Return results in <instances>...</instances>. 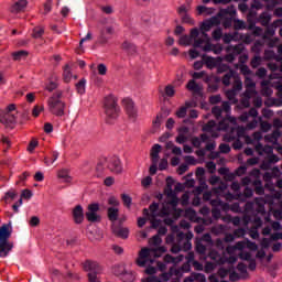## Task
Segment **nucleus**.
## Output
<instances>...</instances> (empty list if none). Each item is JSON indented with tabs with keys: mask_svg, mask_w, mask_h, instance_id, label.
<instances>
[{
	"mask_svg": "<svg viewBox=\"0 0 282 282\" xmlns=\"http://www.w3.org/2000/svg\"><path fill=\"white\" fill-rule=\"evenodd\" d=\"M200 47L203 48V52H214V54L224 52V47L221 45H213L210 40L205 41Z\"/></svg>",
	"mask_w": 282,
	"mask_h": 282,
	"instance_id": "bb28decb",
	"label": "nucleus"
},
{
	"mask_svg": "<svg viewBox=\"0 0 282 282\" xmlns=\"http://www.w3.org/2000/svg\"><path fill=\"white\" fill-rule=\"evenodd\" d=\"M231 80H234L232 88L226 91V96L231 105H237L239 102L237 94L243 89V83L241 82V77H239L235 70H229L225 74L223 77V85L229 87Z\"/></svg>",
	"mask_w": 282,
	"mask_h": 282,
	"instance_id": "20e7f679",
	"label": "nucleus"
},
{
	"mask_svg": "<svg viewBox=\"0 0 282 282\" xmlns=\"http://www.w3.org/2000/svg\"><path fill=\"white\" fill-rule=\"evenodd\" d=\"M223 221H231L234 226H241V218L239 216L236 217H223Z\"/></svg>",
	"mask_w": 282,
	"mask_h": 282,
	"instance_id": "4d7b16f0",
	"label": "nucleus"
},
{
	"mask_svg": "<svg viewBox=\"0 0 282 282\" xmlns=\"http://www.w3.org/2000/svg\"><path fill=\"white\" fill-rule=\"evenodd\" d=\"M13 61H22L28 57V51H17L12 53Z\"/></svg>",
	"mask_w": 282,
	"mask_h": 282,
	"instance_id": "3c124183",
	"label": "nucleus"
},
{
	"mask_svg": "<svg viewBox=\"0 0 282 282\" xmlns=\"http://www.w3.org/2000/svg\"><path fill=\"white\" fill-rule=\"evenodd\" d=\"M162 151V145L160 144H154L151 149V160L154 162V164H158L160 161V152Z\"/></svg>",
	"mask_w": 282,
	"mask_h": 282,
	"instance_id": "473e14b6",
	"label": "nucleus"
},
{
	"mask_svg": "<svg viewBox=\"0 0 282 282\" xmlns=\"http://www.w3.org/2000/svg\"><path fill=\"white\" fill-rule=\"evenodd\" d=\"M227 52H231V53L225 55L224 57H221V59L226 61L227 63H232L235 61V57L239 56V54H241V52H243V45L238 44L236 46H229L227 48Z\"/></svg>",
	"mask_w": 282,
	"mask_h": 282,
	"instance_id": "aec40b11",
	"label": "nucleus"
},
{
	"mask_svg": "<svg viewBox=\"0 0 282 282\" xmlns=\"http://www.w3.org/2000/svg\"><path fill=\"white\" fill-rule=\"evenodd\" d=\"M246 248L248 250H246ZM259 250V245L251 241L250 239H245L236 242L232 246H227L226 252L227 254H235L237 251L239 252L237 257L241 259V261H248L249 262V270L254 271L257 270V261L254 258H252V252H257Z\"/></svg>",
	"mask_w": 282,
	"mask_h": 282,
	"instance_id": "f03ea898",
	"label": "nucleus"
},
{
	"mask_svg": "<svg viewBox=\"0 0 282 282\" xmlns=\"http://www.w3.org/2000/svg\"><path fill=\"white\" fill-rule=\"evenodd\" d=\"M248 235L249 237H251V239H259L260 235H259V228L257 227H251L248 230Z\"/></svg>",
	"mask_w": 282,
	"mask_h": 282,
	"instance_id": "680f3d73",
	"label": "nucleus"
},
{
	"mask_svg": "<svg viewBox=\"0 0 282 282\" xmlns=\"http://www.w3.org/2000/svg\"><path fill=\"white\" fill-rule=\"evenodd\" d=\"M14 197H17V192H14L13 189H10L9 192H7L3 196V200L6 202V204H8L9 199H14Z\"/></svg>",
	"mask_w": 282,
	"mask_h": 282,
	"instance_id": "338daca9",
	"label": "nucleus"
},
{
	"mask_svg": "<svg viewBox=\"0 0 282 282\" xmlns=\"http://www.w3.org/2000/svg\"><path fill=\"white\" fill-rule=\"evenodd\" d=\"M215 25H219V18L217 17H213L202 23L198 39L193 44L194 47H202L204 42L210 40L206 32H210V29L215 28Z\"/></svg>",
	"mask_w": 282,
	"mask_h": 282,
	"instance_id": "6e6552de",
	"label": "nucleus"
},
{
	"mask_svg": "<svg viewBox=\"0 0 282 282\" xmlns=\"http://www.w3.org/2000/svg\"><path fill=\"white\" fill-rule=\"evenodd\" d=\"M212 36L214 41H221V36H224V31L221 30V28H218L213 31Z\"/></svg>",
	"mask_w": 282,
	"mask_h": 282,
	"instance_id": "13d9d810",
	"label": "nucleus"
},
{
	"mask_svg": "<svg viewBox=\"0 0 282 282\" xmlns=\"http://www.w3.org/2000/svg\"><path fill=\"white\" fill-rule=\"evenodd\" d=\"M262 61H263V59L261 58V56H259V55L254 56V57L251 59V67H252L253 69H257V67H259V65H261Z\"/></svg>",
	"mask_w": 282,
	"mask_h": 282,
	"instance_id": "0e129e2a",
	"label": "nucleus"
},
{
	"mask_svg": "<svg viewBox=\"0 0 282 282\" xmlns=\"http://www.w3.org/2000/svg\"><path fill=\"white\" fill-rule=\"evenodd\" d=\"M63 76H64L65 83H72V79L74 78V75L72 74V67L69 65H66L64 67Z\"/></svg>",
	"mask_w": 282,
	"mask_h": 282,
	"instance_id": "a18cd8bd",
	"label": "nucleus"
},
{
	"mask_svg": "<svg viewBox=\"0 0 282 282\" xmlns=\"http://www.w3.org/2000/svg\"><path fill=\"white\" fill-rule=\"evenodd\" d=\"M253 186L256 187V195H263V193H265V188H263L261 180L253 181Z\"/></svg>",
	"mask_w": 282,
	"mask_h": 282,
	"instance_id": "49530a36",
	"label": "nucleus"
},
{
	"mask_svg": "<svg viewBox=\"0 0 282 282\" xmlns=\"http://www.w3.org/2000/svg\"><path fill=\"white\" fill-rule=\"evenodd\" d=\"M116 30L111 25L105 26L99 36V43L101 45H106V43H109L111 41V35L115 34Z\"/></svg>",
	"mask_w": 282,
	"mask_h": 282,
	"instance_id": "5701e85b",
	"label": "nucleus"
},
{
	"mask_svg": "<svg viewBox=\"0 0 282 282\" xmlns=\"http://www.w3.org/2000/svg\"><path fill=\"white\" fill-rule=\"evenodd\" d=\"M197 13L203 14V17H210L212 14H215V8H208L206 6H198Z\"/></svg>",
	"mask_w": 282,
	"mask_h": 282,
	"instance_id": "4c0bfd02",
	"label": "nucleus"
},
{
	"mask_svg": "<svg viewBox=\"0 0 282 282\" xmlns=\"http://www.w3.org/2000/svg\"><path fill=\"white\" fill-rule=\"evenodd\" d=\"M188 127H182L178 129V135L176 137L177 144H184L188 140Z\"/></svg>",
	"mask_w": 282,
	"mask_h": 282,
	"instance_id": "2f4dec72",
	"label": "nucleus"
},
{
	"mask_svg": "<svg viewBox=\"0 0 282 282\" xmlns=\"http://www.w3.org/2000/svg\"><path fill=\"white\" fill-rule=\"evenodd\" d=\"M234 236L236 239H241V238L246 237V229H243V228L235 229Z\"/></svg>",
	"mask_w": 282,
	"mask_h": 282,
	"instance_id": "774afa93",
	"label": "nucleus"
},
{
	"mask_svg": "<svg viewBox=\"0 0 282 282\" xmlns=\"http://www.w3.org/2000/svg\"><path fill=\"white\" fill-rule=\"evenodd\" d=\"M186 89H188V91H193V94H199V91H202V86L196 84L195 79H192L187 83Z\"/></svg>",
	"mask_w": 282,
	"mask_h": 282,
	"instance_id": "58836bf2",
	"label": "nucleus"
},
{
	"mask_svg": "<svg viewBox=\"0 0 282 282\" xmlns=\"http://www.w3.org/2000/svg\"><path fill=\"white\" fill-rule=\"evenodd\" d=\"M228 185L223 183L218 187H214L212 191L204 192L203 199L204 202H213L212 198L214 193L215 195H217V199H219V197H225L227 202H231V199H235V195H232L230 192L224 195V193H226Z\"/></svg>",
	"mask_w": 282,
	"mask_h": 282,
	"instance_id": "9b49d317",
	"label": "nucleus"
},
{
	"mask_svg": "<svg viewBox=\"0 0 282 282\" xmlns=\"http://www.w3.org/2000/svg\"><path fill=\"white\" fill-rule=\"evenodd\" d=\"M104 113L106 116V122L111 124L113 120L120 116V106H118V98L113 95H108L104 98Z\"/></svg>",
	"mask_w": 282,
	"mask_h": 282,
	"instance_id": "39448f33",
	"label": "nucleus"
},
{
	"mask_svg": "<svg viewBox=\"0 0 282 282\" xmlns=\"http://www.w3.org/2000/svg\"><path fill=\"white\" fill-rule=\"evenodd\" d=\"M279 138H281V132L279 130H275L271 134H267L264 137V141L269 144L275 145L278 151H281L282 153V147L279 145Z\"/></svg>",
	"mask_w": 282,
	"mask_h": 282,
	"instance_id": "393cba45",
	"label": "nucleus"
},
{
	"mask_svg": "<svg viewBox=\"0 0 282 282\" xmlns=\"http://www.w3.org/2000/svg\"><path fill=\"white\" fill-rule=\"evenodd\" d=\"M199 39V29H192L191 34L188 35H182L178 40L180 45H192L193 41H197Z\"/></svg>",
	"mask_w": 282,
	"mask_h": 282,
	"instance_id": "6ab92c4d",
	"label": "nucleus"
},
{
	"mask_svg": "<svg viewBox=\"0 0 282 282\" xmlns=\"http://www.w3.org/2000/svg\"><path fill=\"white\" fill-rule=\"evenodd\" d=\"M245 87L246 90L240 96V105L248 109L250 107V102L254 105L258 109L262 107L263 99H261V96H259V93L257 91V84L252 78L246 77L245 79Z\"/></svg>",
	"mask_w": 282,
	"mask_h": 282,
	"instance_id": "7ed1b4c3",
	"label": "nucleus"
},
{
	"mask_svg": "<svg viewBox=\"0 0 282 282\" xmlns=\"http://www.w3.org/2000/svg\"><path fill=\"white\" fill-rule=\"evenodd\" d=\"M230 102L224 101L223 107L216 106L212 109L213 116L216 120H220L217 124L214 120L208 121L207 124L203 127L205 133H209L212 138H219V131H230V133L225 134V142H232L237 138H241V128L237 126V118L230 116ZM226 113V118L221 119V113Z\"/></svg>",
	"mask_w": 282,
	"mask_h": 282,
	"instance_id": "f257e3e1",
	"label": "nucleus"
},
{
	"mask_svg": "<svg viewBox=\"0 0 282 282\" xmlns=\"http://www.w3.org/2000/svg\"><path fill=\"white\" fill-rule=\"evenodd\" d=\"M209 259L214 261L215 265H224V263H229L234 265L239 260L237 253L229 254V257L219 254L216 250H212L208 254Z\"/></svg>",
	"mask_w": 282,
	"mask_h": 282,
	"instance_id": "f8f14e48",
	"label": "nucleus"
},
{
	"mask_svg": "<svg viewBox=\"0 0 282 282\" xmlns=\"http://www.w3.org/2000/svg\"><path fill=\"white\" fill-rule=\"evenodd\" d=\"M173 274H177V270L175 268H171L170 272L162 273L161 279H163V282H166Z\"/></svg>",
	"mask_w": 282,
	"mask_h": 282,
	"instance_id": "6e6d98bb",
	"label": "nucleus"
},
{
	"mask_svg": "<svg viewBox=\"0 0 282 282\" xmlns=\"http://www.w3.org/2000/svg\"><path fill=\"white\" fill-rule=\"evenodd\" d=\"M228 230V227L226 225H216L212 228V232L214 235H224Z\"/></svg>",
	"mask_w": 282,
	"mask_h": 282,
	"instance_id": "09e8293b",
	"label": "nucleus"
},
{
	"mask_svg": "<svg viewBox=\"0 0 282 282\" xmlns=\"http://www.w3.org/2000/svg\"><path fill=\"white\" fill-rule=\"evenodd\" d=\"M275 54L276 53H274V51H272V50H265L263 58H264V61H274Z\"/></svg>",
	"mask_w": 282,
	"mask_h": 282,
	"instance_id": "69168bd1",
	"label": "nucleus"
},
{
	"mask_svg": "<svg viewBox=\"0 0 282 282\" xmlns=\"http://www.w3.org/2000/svg\"><path fill=\"white\" fill-rule=\"evenodd\" d=\"M26 8H28V0H19L10 7V12L12 14H19L23 12V10H25Z\"/></svg>",
	"mask_w": 282,
	"mask_h": 282,
	"instance_id": "cd10ccee",
	"label": "nucleus"
},
{
	"mask_svg": "<svg viewBox=\"0 0 282 282\" xmlns=\"http://www.w3.org/2000/svg\"><path fill=\"white\" fill-rule=\"evenodd\" d=\"M239 69H240L241 75L246 76V78L252 74V70H250V67H248V65H246V64H241Z\"/></svg>",
	"mask_w": 282,
	"mask_h": 282,
	"instance_id": "bf43d9fd",
	"label": "nucleus"
},
{
	"mask_svg": "<svg viewBox=\"0 0 282 282\" xmlns=\"http://www.w3.org/2000/svg\"><path fill=\"white\" fill-rule=\"evenodd\" d=\"M158 210H160V205L158 203H152L149 209H143L144 217L151 220L152 228H159L161 220L155 219L158 217Z\"/></svg>",
	"mask_w": 282,
	"mask_h": 282,
	"instance_id": "2eb2a0df",
	"label": "nucleus"
},
{
	"mask_svg": "<svg viewBox=\"0 0 282 282\" xmlns=\"http://www.w3.org/2000/svg\"><path fill=\"white\" fill-rule=\"evenodd\" d=\"M107 213H108V219L112 221V224L115 221H118V217L120 213V209L118 207H109Z\"/></svg>",
	"mask_w": 282,
	"mask_h": 282,
	"instance_id": "f704fd0d",
	"label": "nucleus"
},
{
	"mask_svg": "<svg viewBox=\"0 0 282 282\" xmlns=\"http://www.w3.org/2000/svg\"><path fill=\"white\" fill-rule=\"evenodd\" d=\"M98 210H100V205H98V203L88 205V213H86V219L91 224L100 221V215H98Z\"/></svg>",
	"mask_w": 282,
	"mask_h": 282,
	"instance_id": "a211bd4d",
	"label": "nucleus"
},
{
	"mask_svg": "<svg viewBox=\"0 0 282 282\" xmlns=\"http://www.w3.org/2000/svg\"><path fill=\"white\" fill-rule=\"evenodd\" d=\"M260 21H261L262 25H268V23H270V21H272V15H270V13H268V12H263L260 15Z\"/></svg>",
	"mask_w": 282,
	"mask_h": 282,
	"instance_id": "5fc2aeb1",
	"label": "nucleus"
},
{
	"mask_svg": "<svg viewBox=\"0 0 282 282\" xmlns=\"http://www.w3.org/2000/svg\"><path fill=\"white\" fill-rule=\"evenodd\" d=\"M85 85H87V80L85 79H82L76 84V89L80 95L85 94Z\"/></svg>",
	"mask_w": 282,
	"mask_h": 282,
	"instance_id": "052dcab7",
	"label": "nucleus"
},
{
	"mask_svg": "<svg viewBox=\"0 0 282 282\" xmlns=\"http://www.w3.org/2000/svg\"><path fill=\"white\" fill-rule=\"evenodd\" d=\"M202 142H208V134L204 133L200 135V138H193L192 139V144H194L196 148L202 147Z\"/></svg>",
	"mask_w": 282,
	"mask_h": 282,
	"instance_id": "c03bdc74",
	"label": "nucleus"
},
{
	"mask_svg": "<svg viewBox=\"0 0 282 282\" xmlns=\"http://www.w3.org/2000/svg\"><path fill=\"white\" fill-rule=\"evenodd\" d=\"M281 25H282V19H278L273 21V23L268 26L264 33V39L265 36H274V34H276V28H281Z\"/></svg>",
	"mask_w": 282,
	"mask_h": 282,
	"instance_id": "7c9ffc66",
	"label": "nucleus"
},
{
	"mask_svg": "<svg viewBox=\"0 0 282 282\" xmlns=\"http://www.w3.org/2000/svg\"><path fill=\"white\" fill-rule=\"evenodd\" d=\"M164 252H166V248L164 247H160L158 249L143 248L139 252L137 264L139 268H147L149 263H153V260L149 259V257H160L161 254H164Z\"/></svg>",
	"mask_w": 282,
	"mask_h": 282,
	"instance_id": "1a4fd4ad",
	"label": "nucleus"
},
{
	"mask_svg": "<svg viewBox=\"0 0 282 282\" xmlns=\"http://www.w3.org/2000/svg\"><path fill=\"white\" fill-rule=\"evenodd\" d=\"M186 261L187 264L185 265L186 269H184V267L182 268L183 272H189L191 271V264L193 263V261H195V253H193L192 251L187 253L186 256Z\"/></svg>",
	"mask_w": 282,
	"mask_h": 282,
	"instance_id": "de8ad7c7",
	"label": "nucleus"
},
{
	"mask_svg": "<svg viewBox=\"0 0 282 282\" xmlns=\"http://www.w3.org/2000/svg\"><path fill=\"white\" fill-rule=\"evenodd\" d=\"M113 235H117V237H120L121 239H128L129 238V228L124 227H112Z\"/></svg>",
	"mask_w": 282,
	"mask_h": 282,
	"instance_id": "72a5a7b5",
	"label": "nucleus"
},
{
	"mask_svg": "<svg viewBox=\"0 0 282 282\" xmlns=\"http://www.w3.org/2000/svg\"><path fill=\"white\" fill-rule=\"evenodd\" d=\"M170 188V195H172L171 200H167L162 209V215H173L177 210V204H180V198L175 194H173V189L171 185L167 184Z\"/></svg>",
	"mask_w": 282,
	"mask_h": 282,
	"instance_id": "dca6fc26",
	"label": "nucleus"
},
{
	"mask_svg": "<svg viewBox=\"0 0 282 282\" xmlns=\"http://www.w3.org/2000/svg\"><path fill=\"white\" fill-rule=\"evenodd\" d=\"M273 178L274 176L270 172H267L263 174V181L267 182V184L264 185L265 188H269L270 191H274V184H272Z\"/></svg>",
	"mask_w": 282,
	"mask_h": 282,
	"instance_id": "a19ab883",
	"label": "nucleus"
},
{
	"mask_svg": "<svg viewBox=\"0 0 282 282\" xmlns=\"http://www.w3.org/2000/svg\"><path fill=\"white\" fill-rule=\"evenodd\" d=\"M210 206H213L212 215L214 219L221 218V210L228 213L230 210V204L223 202L220 198L210 200Z\"/></svg>",
	"mask_w": 282,
	"mask_h": 282,
	"instance_id": "4468645a",
	"label": "nucleus"
},
{
	"mask_svg": "<svg viewBox=\"0 0 282 282\" xmlns=\"http://www.w3.org/2000/svg\"><path fill=\"white\" fill-rule=\"evenodd\" d=\"M83 268L85 272H88V274H95L96 276H98V272L102 271V267H100V264L94 260H86L83 263Z\"/></svg>",
	"mask_w": 282,
	"mask_h": 282,
	"instance_id": "412c9836",
	"label": "nucleus"
},
{
	"mask_svg": "<svg viewBox=\"0 0 282 282\" xmlns=\"http://www.w3.org/2000/svg\"><path fill=\"white\" fill-rule=\"evenodd\" d=\"M0 122L6 127H12L17 122V116L10 111H2L0 113Z\"/></svg>",
	"mask_w": 282,
	"mask_h": 282,
	"instance_id": "b1692460",
	"label": "nucleus"
},
{
	"mask_svg": "<svg viewBox=\"0 0 282 282\" xmlns=\"http://www.w3.org/2000/svg\"><path fill=\"white\" fill-rule=\"evenodd\" d=\"M261 87H262L261 89L262 96H267V97L272 96L273 91H272V88L270 87V80H262Z\"/></svg>",
	"mask_w": 282,
	"mask_h": 282,
	"instance_id": "e433bc0d",
	"label": "nucleus"
},
{
	"mask_svg": "<svg viewBox=\"0 0 282 282\" xmlns=\"http://www.w3.org/2000/svg\"><path fill=\"white\" fill-rule=\"evenodd\" d=\"M121 199H122V202H123V204H124L126 207L131 208V204H132V202H133V199L131 198V196H129L128 194H122V195H121Z\"/></svg>",
	"mask_w": 282,
	"mask_h": 282,
	"instance_id": "e2e57ef3",
	"label": "nucleus"
},
{
	"mask_svg": "<svg viewBox=\"0 0 282 282\" xmlns=\"http://www.w3.org/2000/svg\"><path fill=\"white\" fill-rule=\"evenodd\" d=\"M237 270L242 279H246L248 276V267L243 263H238Z\"/></svg>",
	"mask_w": 282,
	"mask_h": 282,
	"instance_id": "8fccbe9b",
	"label": "nucleus"
},
{
	"mask_svg": "<svg viewBox=\"0 0 282 282\" xmlns=\"http://www.w3.org/2000/svg\"><path fill=\"white\" fill-rule=\"evenodd\" d=\"M108 169L111 173H120L122 171V163L120 162V159L117 156L111 158L108 161Z\"/></svg>",
	"mask_w": 282,
	"mask_h": 282,
	"instance_id": "a878e982",
	"label": "nucleus"
},
{
	"mask_svg": "<svg viewBox=\"0 0 282 282\" xmlns=\"http://www.w3.org/2000/svg\"><path fill=\"white\" fill-rule=\"evenodd\" d=\"M121 48L127 52L128 54H135L137 47L131 42H123L121 45Z\"/></svg>",
	"mask_w": 282,
	"mask_h": 282,
	"instance_id": "79ce46f5",
	"label": "nucleus"
},
{
	"mask_svg": "<svg viewBox=\"0 0 282 282\" xmlns=\"http://www.w3.org/2000/svg\"><path fill=\"white\" fill-rule=\"evenodd\" d=\"M113 273L117 276H120L121 281L124 282H133L135 281V274L131 271H124V268L122 267H116Z\"/></svg>",
	"mask_w": 282,
	"mask_h": 282,
	"instance_id": "4be33fe9",
	"label": "nucleus"
},
{
	"mask_svg": "<svg viewBox=\"0 0 282 282\" xmlns=\"http://www.w3.org/2000/svg\"><path fill=\"white\" fill-rule=\"evenodd\" d=\"M57 177L59 180H63V182H66L67 184H69V182H72V176H69L68 170H59L57 172Z\"/></svg>",
	"mask_w": 282,
	"mask_h": 282,
	"instance_id": "37998d69",
	"label": "nucleus"
},
{
	"mask_svg": "<svg viewBox=\"0 0 282 282\" xmlns=\"http://www.w3.org/2000/svg\"><path fill=\"white\" fill-rule=\"evenodd\" d=\"M184 261V256L180 254L177 257H173L171 254H166L164 257V262L165 263H173L174 265H177V263H182Z\"/></svg>",
	"mask_w": 282,
	"mask_h": 282,
	"instance_id": "c9c22d12",
	"label": "nucleus"
},
{
	"mask_svg": "<svg viewBox=\"0 0 282 282\" xmlns=\"http://www.w3.org/2000/svg\"><path fill=\"white\" fill-rule=\"evenodd\" d=\"M48 111L53 113V116H65V102L61 100V97L53 96L47 101Z\"/></svg>",
	"mask_w": 282,
	"mask_h": 282,
	"instance_id": "ddd939ff",
	"label": "nucleus"
},
{
	"mask_svg": "<svg viewBox=\"0 0 282 282\" xmlns=\"http://www.w3.org/2000/svg\"><path fill=\"white\" fill-rule=\"evenodd\" d=\"M206 188H208V185L203 181V182H200L199 186L195 187L193 193L195 196H200L202 193H204V191H206Z\"/></svg>",
	"mask_w": 282,
	"mask_h": 282,
	"instance_id": "864d4df0",
	"label": "nucleus"
},
{
	"mask_svg": "<svg viewBox=\"0 0 282 282\" xmlns=\"http://www.w3.org/2000/svg\"><path fill=\"white\" fill-rule=\"evenodd\" d=\"M263 134L261 132H254L251 137H247V144H253L257 153L260 155H272L274 148L272 145L261 144Z\"/></svg>",
	"mask_w": 282,
	"mask_h": 282,
	"instance_id": "9d476101",
	"label": "nucleus"
},
{
	"mask_svg": "<svg viewBox=\"0 0 282 282\" xmlns=\"http://www.w3.org/2000/svg\"><path fill=\"white\" fill-rule=\"evenodd\" d=\"M224 59L221 57H204L207 69H215Z\"/></svg>",
	"mask_w": 282,
	"mask_h": 282,
	"instance_id": "c756f323",
	"label": "nucleus"
},
{
	"mask_svg": "<svg viewBox=\"0 0 282 282\" xmlns=\"http://www.w3.org/2000/svg\"><path fill=\"white\" fill-rule=\"evenodd\" d=\"M123 102L129 116H132V117L135 116L137 111H135V104H133V100L126 99Z\"/></svg>",
	"mask_w": 282,
	"mask_h": 282,
	"instance_id": "ea45409f",
	"label": "nucleus"
},
{
	"mask_svg": "<svg viewBox=\"0 0 282 282\" xmlns=\"http://www.w3.org/2000/svg\"><path fill=\"white\" fill-rule=\"evenodd\" d=\"M265 204H272V196L265 195L264 197H256L252 202H247L245 213L246 215H250V213L265 215Z\"/></svg>",
	"mask_w": 282,
	"mask_h": 282,
	"instance_id": "0eeeda50",
	"label": "nucleus"
},
{
	"mask_svg": "<svg viewBox=\"0 0 282 282\" xmlns=\"http://www.w3.org/2000/svg\"><path fill=\"white\" fill-rule=\"evenodd\" d=\"M10 237H12V229H10V225H2L0 227V258L8 257V254L12 252V248H14V242L10 241Z\"/></svg>",
	"mask_w": 282,
	"mask_h": 282,
	"instance_id": "423d86ee",
	"label": "nucleus"
},
{
	"mask_svg": "<svg viewBox=\"0 0 282 282\" xmlns=\"http://www.w3.org/2000/svg\"><path fill=\"white\" fill-rule=\"evenodd\" d=\"M73 217H74V221L75 224H83L84 219H85V214L83 212V206L77 205L74 209H73Z\"/></svg>",
	"mask_w": 282,
	"mask_h": 282,
	"instance_id": "c85d7f7f",
	"label": "nucleus"
},
{
	"mask_svg": "<svg viewBox=\"0 0 282 282\" xmlns=\"http://www.w3.org/2000/svg\"><path fill=\"white\" fill-rule=\"evenodd\" d=\"M177 241H178V246L174 245L171 249V252H173V254H177V252H188V250H191V248H193V243H191V241L186 240L184 241V232H178L177 234Z\"/></svg>",
	"mask_w": 282,
	"mask_h": 282,
	"instance_id": "f3484780",
	"label": "nucleus"
},
{
	"mask_svg": "<svg viewBox=\"0 0 282 282\" xmlns=\"http://www.w3.org/2000/svg\"><path fill=\"white\" fill-rule=\"evenodd\" d=\"M43 34H45V29L43 26H35L33 29V33H32L33 39H41Z\"/></svg>",
	"mask_w": 282,
	"mask_h": 282,
	"instance_id": "603ef678",
	"label": "nucleus"
}]
</instances>
